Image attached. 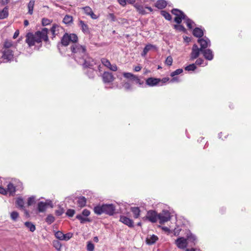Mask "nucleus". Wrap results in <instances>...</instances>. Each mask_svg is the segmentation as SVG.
I'll list each match as a JSON object with an SVG mask.
<instances>
[{
  "label": "nucleus",
  "mask_w": 251,
  "mask_h": 251,
  "mask_svg": "<svg viewBox=\"0 0 251 251\" xmlns=\"http://www.w3.org/2000/svg\"><path fill=\"white\" fill-rule=\"evenodd\" d=\"M55 236L56 238L60 240H63V237H64V233L62 232L61 231H58L55 232Z\"/></svg>",
  "instance_id": "37998d69"
},
{
  "label": "nucleus",
  "mask_w": 251,
  "mask_h": 251,
  "mask_svg": "<svg viewBox=\"0 0 251 251\" xmlns=\"http://www.w3.org/2000/svg\"><path fill=\"white\" fill-rule=\"evenodd\" d=\"M131 211L132 212L133 217L135 219L139 218L140 215V209L138 207H131Z\"/></svg>",
  "instance_id": "5701e85b"
},
{
  "label": "nucleus",
  "mask_w": 251,
  "mask_h": 251,
  "mask_svg": "<svg viewBox=\"0 0 251 251\" xmlns=\"http://www.w3.org/2000/svg\"><path fill=\"white\" fill-rule=\"evenodd\" d=\"M70 49L72 52L73 57L77 62L82 57H86V55L87 54L85 47L80 45L77 43V42L73 44Z\"/></svg>",
  "instance_id": "f03ea898"
},
{
  "label": "nucleus",
  "mask_w": 251,
  "mask_h": 251,
  "mask_svg": "<svg viewBox=\"0 0 251 251\" xmlns=\"http://www.w3.org/2000/svg\"><path fill=\"white\" fill-rule=\"evenodd\" d=\"M61 27L57 25H53L50 29V31L53 36L57 35Z\"/></svg>",
  "instance_id": "cd10ccee"
},
{
  "label": "nucleus",
  "mask_w": 251,
  "mask_h": 251,
  "mask_svg": "<svg viewBox=\"0 0 251 251\" xmlns=\"http://www.w3.org/2000/svg\"><path fill=\"white\" fill-rule=\"evenodd\" d=\"M82 214L83 216L87 217L90 215V212L89 210L85 209L83 210Z\"/></svg>",
  "instance_id": "052dcab7"
},
{
  "label": "nucleus",
  "mask_w": 251,
  "mask_h": 251,
  "mask_svg": "<svg viewBox=\"0 0 251 251\" xmlns=\"http://www.w3.org/2000/svg\"><path fill=\"white\" fill-rule=\"evenodd\" d=\"M92 61V59L89 58L88 54H87L86 55V57H82L77 62L82 64L84 68H89L90 69L93 66V64L91 63Z\"/></svg>",
  "instance_id": "9d476101"
},
{
  "label": "nucleus",
  "mask_w": 251,
  "mask_h": 251,
  "mask_svg": "<svg viewBox=\"0 0 251 251\" xmlns=\"http://www.w3.org/2000/svg\"><path fill=\"white\" fill-rule=\"evenodd\" d=\"M156 47L155 46L151 44H147L145 47L144 48L143 52L141 53V56L143 57H145L147 54V53L152 50H156Z\"/></svg>",
  "instance_id": "6ab92c4d"
},
{
  "label": "nucleus",
  "mask_w": 251,
  "mask_h": 251,
  "mask_svg": "<svg viewBox=\"0 0 251 251\" xmlns=\"http://www.w3.org/2000/svg\"><path fill=\"white\" fill-rule=\"evenodd\" d=\"M35 197L34 196H31L28 199L27 205L30 206L32 205L35 202Z\"/></svg>",
  "instance_id": "8fccbe9b"
},
{
  "label": "nucleus",
  "mask_w": 251,
  "mask_h": 251,
  "mask_svg": "<svg viewBox=\"0 0 251 251\" xmlns=\"http://www.w3.org/2000/svg\"><path fill=\"white\" fill-rule=\"evenodd\" d=\"M167 3L165 0H158L155 3V6L158 9H162L167 6Z\"/></svg>",
  "instance_id": "393cba45"
},
{
  "label": "nucleus",
  "mask_w": 251,
  "mask_h": 251,
  "mask_svg": "<svg viewBox=\"0 0 251 251\" xmlns=\"http://www.w3.org/2000/svg\"><path fill=\"white\" fill-rule=\"evenodd\" d=\"M55 220L54 217L51 215H49L46 219V222L49 225L52 224Z\"/></svg>",
  "instance_id": "ea45409f"
},
{
  "label": "nucleus",
  "mask_w": 251,
  "mask_h": 251,
  "mask_svg": "<svg viewBox=\"0 0 251 251\" xmlns=\"http://www.w3.org/2000/svg\"><path fill=\"white\" fill-rule=\"evenodd\" d=\"M187 241L191 242L195 244V241L196 240V238L194 235L192 234L191 233H190L189 234L187 235Z\"/></svg>",
  "instance_id": "4c0bfd02"
},
{
  "label": "nucleus",
  "mask_w": 251,
  "mask_h": 251,
  "mask_svg": "<svg viewBox=\"0 0 251 251\" xmlns=\"http://www.w3.org/2000/svg\"><path fill=\"white\" fill-rule=\"evenodd\" d=\"M134 7L136 8V9L140 14H141L142 15L146 14V12L145 10V8L142 5L139 4L138 3H136L134 5Z\"/></svg>",
  "instance_id": "7c9ffc66"
},
{
  "label": "nucleus",
  "mask_w": 251,
  "mask_h": 251,
  "mask_svg": "<svg viewBox=\"0 0 251 251\" xmlns=\"http://www.w3.org/2000/svg\"><path fill=\"white\" fill-rule=\"evenodd\" d=\"M161 14L167 20L170 21L172 19V17L170 14L165 10L161 11Z\"/></svg>",
  "instance_id": "c9c22d12"
},
{
  "label": "nucleus",
  "mask_w": 251,
  "mask_h": 251,
  "mask_svg": "<svg viewBox=\"0 0 251 251\" xmlns=\"http://www.w3.org/2000/svg\"><path fill=\"white\" fill-rule=\"evenodd\" d=\"M77 40L78 37L75 34L65 33L62 37L61 43L63 46H67L70 42L74 44L77 42Z\"/></svg>",
  "instance_id": "20e7f679"
},
{
  "label": "nucleus",
  "mask_w": 251,
  "mask_h": 251,
  "mask_svg": "<svg viewBox=\"0 0 251 251\" xmlns=\"http://www.w3.org/2000/svg\"><path fill=\"white\" fill-rule=\"evenodd\" d=\"M102 77L104 83H110L115 79L112 74L109 72H104L102 74Z\"/></svg>",
  "instance_id": "2eb2a0df"
},
{
  "label": "nucleus",
  "mask_w": 251,
  "mask_h": 251,
  "mask_svg": "<svg viewBox=\"0 0 251 251\" xmlns=\"http://www.w3.org/2000/svg\"><path fill=\"white\" fill-rule=\"evenodd\" d=\"M94 245L90 241L87 242V250L88 251H93L94 250Z\"/></svg>",
  "instance_id": "c03bdc74"
},
{
  "label": "nucleus",
  "mask_w": 251,
  "mask_h": 251,
  "mask_svg": "<svg viewBox=\"0 0 251 251\" xmlns=\"http://www.w3.org/2000/svg\"><path fill=\"white\" fill-rule=\"evenodd\" d=\"M73 21V18L72 16L66 15L63 20V22L64 24L66 25H70V24L72 23Z\"/></svg>",
  "instance_id": "2f4dec72"
},
{
  "label": "nucleus",
  "mask_w": 251,
  "mask_h": 251,
  "mask_svg": "<svg viewBox=\"0 0 251 251\" xmlns=\"http://www.w3.org/2000/svg\"><path fill=\"white\" fill-rule=\"evenodd\" d=\"M73 234L71 232H68L66 234H64L63 240L68 241L73 237Z\"/></svg>",
  "instance_id": "49530a36"
},
{
  "label": "nucleus",
  "mask_w": 251,
  "mask_h": 251,
  "mask_svg": "<svg viewBox=\"0 0 251 251\" xmlns=\"http://www.w3.org/2000/svg\"><path fill=\"white\" fill-rule=\"evenodd\" d=\"M198 42L200 44L201 48L200 49L201 50V51L206 49L207 47H210L211 45L210 40L206 37L199 39Z\"/></svg>",
  "instance_id": "9b49d317"
},
{
  "label": "nucleus",
  "mask_w": 251,
  "mask_h": 251,
  "mask_svg": "<svg viewBox=\"0 0 251 251\" xmlns=\"http://www.w3.org/2000/svg\"><path fill=\"white\" fill-rule=\"evenodd\" d=\"M170 219V213L168 210H163L161 213L158 214V219L160 220V224L169 221Z\"/></svg>",
  "instance_id": "1a4fd4ad"
},
{
  "label": "nucleus",
  "mask_w": 251,
  "mask_h": 251,
  "mask_svg": "<svg viewBox=\"0 0 251 251\" xmlns=\"http://www.w3.org/2000/svg\"><path fill=\"white\" fill-rule=\"evenodd\" d=\"M2 58L4 62L11 61L13 60V50L12 49L2 50Z\"/></svg>",
  "instance_id": "6e6552de"
},
{
  "label": "nucleus",
  "mask_w": 251,
  "mask_h": 251,
  "mask_svg": "<svg viewBox=\"0 0 251 251\" xmlns=\"http://www.w3.org/2000/svg\"><path fill=\"white\" fill-rule=\"evenodd\" d=\"M75 213V210L72 209H68L66 213V215L70 217H72L74 215Z\"/></svg>",
  "instance_id": "603ef678"
},
{
  "label": "nucleus",
  "mask_w": 251,
  "mask_h": 251,
  "mask_svg": "<svg viewBox=\"0 0 251 251\" xmlns=\"http://www.w3.org/2000/svg\"><path fill=\"white\" fill-rule=\"evenodd\" d=\"M19 213L17 211H13L10 214V217L11 219L14 221H16L17 218L19 217Z\"/></svg>",
  "instance_id": "a19ab883"
},
{
  "label": "nucleus",
  "mask_w": 251,
  "mask_h": 251,
  "mask_svg": "<svg viewBox=\"0 0 251 251\" xmlns=\"http://www.w3.org/2000/svg\"><path fill=\"white\" fill-rule=\"evenodd\" d=\"M182 72H183V70L182 69H178L176 70V71L171 73L170 75L172 77H174L176 75L180 74Z\"/></svg>",
  "instance_id": "a18cd8bd"
},
{
  "label": "nucleus",
  "mask_w": 251,
  "mask_h": 251,
  "mask_svg": "<svg viewBox=\"0 0 251 251\" xmlns=\"http://www.w3.org/2000/svg\"><path fill=\"white\" fill-rule=\"evenodd\" d=\"M203 59H202V58H198L196 61V64L197 65H200L201 64H202L203 62Z\"/></svg>",
  "instance_id": "0e129e2a"
},
{
  "label": "nucleus",
  "mask_w": 251,
  "mask_h": 251,
  "mask_svg": "<svg viewBox=\"0 0 251 251\" xmlns=\"http://www.w3.org/2000/svg\"><path fill=\"white\" fill-rule=\"evenodd\" d=\"M160 82V78L154 77H149L146 80L145 86L148 85L150 87H153L159 85Z\"/></svg>",
  "instance_id": "ddd939ff"
},
{
  "label": "nucleus",
  "mask_w": 251,
  "mask_h": 251,
  "mask_svg": "<svg viewBox=\"0 0 251 251\" xmlns=\"http://www.w3.org/2000/svg\"><path fill=\"white\" fill-rule=\"evenodd\" d=\"M84 12L88 15H89L93 11L92 9L89 6H86L83 8Z\"/></svg>",
  "instance_id": "6e6d98bb"
},
{
  "label": "nucleus",
  "mask_w": 251,
  "mask_h": 251,
  "mask_svg": "<svg viewBox=\"0 0 251 251\" xmlns=\"http://www.w3.org/2000/svg\"><path fill=\"white\" fill-rule=\"evenodd\" d=\"M94 72V71L91 69L88 71V73H90V74H88V75L90 78H93L94 77L95 75Z\"/></svg>",
  "instance_id": "680f3d73"
},
{
  "label": "nucleus",
  "mask_w": 251,
  "mask_h": 251,
  "mask_svg": "<svg viewBox=\"0 0 251 251\" xmlns=\"http://www.w3.org/2000/svg\"><path fill=\"white\" fill-rule=\"evenodd\" d=\"M184 20H185V22L186 23L187 27L189 29H192L193 27V25L194 24V22L193 21H192L191 19L188 18L187 16H186V18H185L184 19Z\"/></svg>",
  "instance_id": "72a5a7b5"
},
{
  "label": "nucleus",
  "mask_w": 251,
  "mask_h": 251,
  "mask_svg": "<svg viewBox=\"0 0 251 251\" xmlns=\"http://www.w3.org/2000/svg\"><path fill=\"white\" fill-rule=\"evenodd\" d=\"M48 33V29L45 27L41 31L35 32L34 34L32 33H28L26 35L25 42L29 47L34 46L35 43H40L42 41L47 42L49 41Z\"/></svg>",
  "instance_id": "f257e3e1"
},
{
  "label": "nucleus",
  "mask_w": 251,
  "mask_h": 251,
  "mask_svg": "<svg viewBox=\"0 0 251 251\" xmlns=\"http://www.w3.org/2000/svg\"><path fill=\"white\" fill-rule=\"evenodd\" d=\"M115 210V207L112 204H99L94 208V212L98 215L105 213L109 215H113Z\"/></svg>",
  "instance_id": "7ed1b4c3"
},
{
  "label": "nucleus",
  "mask_w": 251,
  "mask_h": 251,
  "mask_svg": "<svg viewBox=\"0 0 251 251\" xmlns=\"http://www.w3.org/2000/svg\"><path fill=\"white\" fill-rule=\"evenodd\" d=\"M196 69V66L195 64H190L186 67L184 69L187 71H194Z\"/></svg>",
  "instance_id": "79ce46f5"
},
{
  "label": "nucleus",
  "mask_w": 251,
  "mask_h": 251,
  "mask_svg": "<svg viewBox=\"0 0 251 251\" xmlns=\"http://www.w3.org/2000/svg\"><path fill=\"white\" fill-rule=\"evenodd\" d=\"M51 22V21L47 18H43L42 21V24L43 26H46L50 25Z\"/></svg>",
  "instance_id": "09e8293b"
},
{
  "label": "nucleus",
  "mask_w": 251,
  "mask_h": 251,
  "mask_svg": "<svg viewBox=\"0 0 251 251\" xmlns=\"http://www.w3.org/2000/svg\"><path fill=\"white\" fill-rule=\"evenodd\" d=\"M158 239L157 236L153 235H148L146 238V243L148 245H153L154 244Z\"/></svg>",
  "instance_id": "a211bd4d"
},
{
  "label": "nucleus",
  "mask_w": 251,
  "mask_h": 251,
  "mask_svg": "<svg viewBox=\"0 0 251 251\" xmlns=\"http://www.w3.org/2000/svg\"><path fill=\"white\" fill-rule=\"evenodd\" d=\"M172 13L176 16L174 21L177 24H180L182 19L184 20L186 18V15L182 11L178 9H173L172 10Z\"/></svg>",
  "instance_id": "423d86ee"
},
{
  "label": "nucleus",
  "mask_w": 251,
  "mask_h": 251,
  "mask_svg": "<svg viewBox=\"0 0 251 251\" xmlns=\"http://www.w3.org/2000/svg\"><path fill=\"white\" fill-rule=\"evenodd\" d=\"M175 28L178 29L180 31H185L186 30L185 27L182 25H175Z\"/></svg>",
  "instance_id": "4d7b16f0"
},
{
  "label": "nucleus",
  "mask_w": 251,
  "mask_h": 251,
  "mask_svg": "<svg viewBox=\"0 0 251 251\" xmlns=\"http://www.w3.org/2000/svg\"><path fill=\"white\" fill-rule=\"evenodd\" d=\"M35 1L34 0H30L28 3V13L30 15L33 14V8L34 6Z\"/></svg>",
  "instance_id": "c756f323"
},
{
  "label": "nucleus",
  "mask_w": 251,
  "mask_h": 251,
  "mask_svg": "<svg viewBox=\"0 0 251 251\" xmlns=\"http://www.w3.org/2000/svg\"><path fill=\"white\" fill-rule=\"evenodd\" d=\"M181 230V229L179 226H177L174 229V235L175 236L178 235Z\"/></svg>",
  "instance_id": "13d9d810"
},
{
  "label": "nucleus",
  "mask_w": 251,
  "mask_h": 251,
  "mask_svg": "<svg viewBox=\"0 0 251 251\" xmlns=\"http://www.w3.org/2000/svg\"><path fill=\"white\" fill-rule=\"evenodd\" d=\"M193 34L194 36L200 38L203 35V32L201 29L199 27H196L193 30Z\"/></svg>",
  "instance_id": "a878e982"
},
{
  "label": "nucleus",
  "mask_w": 251,
  "mask_h": 251,
  "mask_svg": "<svg viewBox=\"0 0 251 251\" xmlns=\"http://www.w3.org/2000/svg\"><path fill=\"white\" fill-rule=\"evenodd\" d=\"M109 17L111 19L112 21H115L116 20V17L113 14H112V13L109 14Z\"/></svg>",
  "instance_id": "774afa93"
},
{
  "label": "nucleus",
  "mask_w": 251,
  "mask_h": 251,
  "mask_svg": "<svg viewBox=\"0 0 251 251\" xmlns=\"http://www.w3.org/2000/svg\"><path fill=\"white\" fill-rule=\"evenodd\" d=\"M169 78H168V77H164V78H163L162 79H160V82L161 84L159 83V85H163V84L165 83L166 82H167L168 81H169Z\"/></svg>",
  "instance_id": "bf43d9fd"
},
{
  "label": "nucleus",
  "mask_w": 251,
  "mask_h": 251,
  "mask_svg": "<svg viewBox=\"0 0 251 251\" xmlns=\"http://www.w3.org/2000/svg\"><path fill=\"white\" fill-rule=\"evenodd\" d=\"M64 212V210L63 208L59 207L58 209H56L55 211V214L58 216H61L62 215Z\"/></svg>",
  "instance_id": "de8ad7c7"
},
{
  "label": "nucleus",
  "mask_w": 251,
  "mask_h": 251,
  "mask_svg": "<svg viewBox=\"0 0 251 251\" xmlns=\"http://www.w3.org/2000/svg\"><path fill=\"white\" fill-rule=\"evenodd\" d=\"M76 218L80 220L81 224H83L86 222H90V220L87 218H84L81 215H77Z\"/></svg>",
  "instance_id": "e433bc0d"
},
{
  "label": "nucleus",
  "mask_w": 251,
  "mask_h": 251,
  "mask_svg": "<svg viewBox=\"0 0 251 251\" xmlns=\"http://www.w3.org/2000/svg\"><path fill=\"white\" fill-rule=\"evenodd\" d=\"M120 221L129 227H133L134 226L133 220L126 216H121Z\"/></svg>",
  "instance_id": "dca6fc26"
},
{
  "label": "nucleus",
  "mask_w": 251,
  "mask_h": 251,
  "mask_svg": "<svg viewBox=\"0 0 251 251\" xmlns=\"http://www.w3.org/2000/svg\"><path fill=\"white\" fill-rule=\"evenodd\" d=\"M48 205H49V203H47L46 202H44L42 201H40L38 203V210L40 212H44Z\"/></svg>",
  "instance_id": "b1692460"
},
{
  "label": "nucleus",
  "mask_w": 251,
  "mask_h": 251,
  "mask_svg": "<svg viewBox=\"0 0 251 251\" xmlns=\"http://www.w3.org/2000/svg\"><path fill=\"white\" fill-rule=\"evenodd\" d=\"M78 25L80 27L82 31L85 34H89L90 33L88 25L86 24L84 21L82 20L79 21Z\"/></svg>",
  "instance_id": "aec40b11"
},
{
  "label": "nucleus",
  "mask_w": 251,
  "mask_h": 251,
  "mask_svg": "<svg viewBox=\"0 0 251 251\" xmlns=\"http://www.w3.org/2000/svg\"><path fill=\"white\" fill-rule=\"evenodd\" d=\"M204 57L208 60H212L213 59L214 54L213 51L210 49H205L201 51Z\"/></svg>",
  "instance_id": "f3484780"
},
{
  "label": "nucleus",
  "mask_w": 251,
  "mask_h": 251,
  "mask_svg": "<svg viewBox=\"0 0 251 251\" xmlns=\"http://www.w3.org/2000/svg\"><path fill=\"white\" fill-rule=\"evenodd\" d=\"M86 203V199L84 197H80L78 198L77 204L80 207H83L85 206Z\"/></svg>",
  "instance_id": "bb28decb"
},
{
  "label": "nucleus",
  "mask_w": 251,
  "mask_h": 251,
  "mask_svg": "<svg viewBox=\"0 0 251 251\" xmlns=\"http://www.w3.org/2000/svg\"><path fill=\"white\" fill-rule=\"evenodd\" d=\"M7 194L9 193V195L13 196L15 194L16 189L15 187L12 183H9L6 188Z\"/></svg>",
  "instance_id": "4be33fe9"
},
{
  "label": "nucleus",
  "mask_w": 251,
  "mask_h": 251,
  "mask_svg": "<svg viewBox=\"0 0 251 251\" xmlns=\"http://www.w3.org/2000/svg\"><path fill=\"white\" fill-rule=\"evenodd\" d=\"M176 244L178 248L184 249L187 246L188 242L187 239H185L183 237H179L176 240Z\"/></svg>",
  "instance_id": "4468645a"
},
{
  "label": "nucleus",
  "mask_w": 251,
  "mask_h": 251,
  "mask_svg": "<svg viewBox=\"0 0 251 251\" xmlns=\"http://www.w3.org/2000/svg\"><path fill=\"white\" fill-rule=\"evenodd\" d=\"M124 88L126 91L131 90H132V86L131 85L129 82H126L123 85Z\"/></svg>",
  "instance_id": "5fc2aeb1"
},
{
  "label": "nucleus",
  "mask_w": 251,
  "mask_h": 251,
  "mask_svg": "<svg viewBox=\"0 0 251 251\" xmlns=\"http://www.w3.org/2000/svg\"><path fill=\"white\" fill-rule=\"evenodd\" d=\"M0 193L3 195H6L7 191L6 188L0 186Z\"/></svg>",
  "instance_id": "e2e57ef3"
},
{
  "label": "nucleus",
  "mask_w": 251,
  "mask_h": 251,
  "mask_svg": "<svg viewBox=\"0 0 251 251\" xmlns=\"http://www.w3.org/2000/svg\"><path fill=\"white\" fill-rule=\"evenodd\" d=\"M108 69L113 71H116L118 69L116 65H112L111 64V66H110Z\"/></svg>",
  "instance_id": "69168bd1"
},
{
  "label": "nucleus",
  "mask_w": 251,
  "mask_h": 251,
  "mask_svg": "<svg viewBox=\"0 0 251 251\" xmlns=\"http://www.w3.org/2000/svg\"><path fill=\"white\" fill-rule=\"evenodd\" d=\"M25 225L31 232L34 231L36 229L35 226L31 222H26L25 223Z\"/></svg>",
  "instance_id": "473e14b6"
},
{
  "label": "nucleus",
  "mask_w": 251,
  "mask_h": 251,
  "mask_svg": "<svg viewBox=\"0 0 251 251\" xmlns=\"http://www.w3.org/2000/svg\"><path fill=\"white\" fill-rule=\"evenodd\" d=\"M16 204L21 209H23L24 207V200L21 198H18L16 201Z\"/></svg>",
  "instance_id": "f704fd0d"
},
{
  "label": "nucleus",
  "mask_w": 251,
  "mask_h": 251,
  "mask_svg": "<svg viewBox=\"0 0 251 251\" xmlns=\"http://www.w3.org/2000/svg\"><path fill=\"white\" fill-rule=\"evenodd\" d=\"M173 62V58L171 56H168L165 60V64L168 66H171Z\"/></svg>",
  "instance_id": "3c124183"
},
{
  "label": "nucleus",
  "mask_w": 251,
  "mask_h": 251,
  "mask_svg": "<svg viewBox=\"0 0 251 251\" xmlns=\"http://www.w3.org/2000/svg\"><path fill=\"white\" fill-rule=\"evenodd\" d=\"M15 47L11 41L6 40L3 43L2 50H6V49H15Z\"/></svg>",
  "instance_id": "412c9836"
},
{
  "label": "nucleus",
  "mask_w": 251,
  "mask_h": 251,
  "mask_svg": "<svg viewBox=\"0 0 251 251\" xmlns=\"http://www.w3.org/2000/svg\"><path fill=\"white\" fill-rule=\"evenodd\" d=\"M8 15V9L5 7L1 11H0V19L6 18Z\"/></svg>",
  "instance_id": "c85d7f7f"
},
{
  "label": "nucleus",
  "mask_w": 251,
  "mask_h": 251,
  "mask_svg": "<svg viewBox=\"0 0 251 251\" xmlns=\"http://www.w3.org/2000/svg\"><path fill=\"white\" fill-rule=\"evenodd\" d=\"M201 50L199 48L198 46L196 44H194L193 46L192 49V52L190 54V60H194L197 58L200 55Z\"/></svg>",
  "instance_id": "f8f14e48"
},
{
  "label": "nucleus",
  "mask_w": 251,
  "mask_h": 251,
  "mask_svg": "<svg viewBox=\"0 0 251 251\" xmlns=\"http://www.w3.org/2000/svg\"><path fill=\"white\" fill-rule=\"evenodd\" d=\"M119 4L123 6H125L126 4V0H118Z\"/></svg>",
  "instance_id": "338daca9"
},
{
  "label": "nucleus",
  "mask_w": 251,
  "mask_h": 251,
  "mask_svg": "<svg viewBox=\"0 0 251 251\" xmlns=\"http://www.w3.org/2000/svg\"><path fill=\"white\" fill-rule=\"evenodd\" d=\"M123 75L125 78L134 81L136 84H138L139 86L143 87H145L144 81L141 80L138 76L130 73H124Z\"/></svg>",
  "instance_id": "39448f33"
},
{
  "label": "nucleus",
  "mask_w": 251,
  "mask_h": 251,
  "mask_svg": "<svg viewBox=\"0 0 251 251\" xmlns=\"http://www.w3.org/2000/svg\"><path fill=\"white\" fill-rule=\"evenodd\" d=\"M101 63L105 67H106L107 68H109V67L110 66H111V63L110 62V61L105 58H102L101 59Z\"/></svg>",
  "instance_id": "58836bf2"
},
{
  "label": "nucleus",
  "mask_w": 251,
  "mask_h": 251,
  "mask_svg": "<svg viewBox=\"0 0 251 251\" xmlns=\"http://www.w3.org/2000/svg\"><path fill=\"white\" fill-rule=\"evenodd\" d=\"M53 246L57 250L60 249L61 247V245L58 241H54L53 242Z\"/></svg>",
  "instance_id": "864d4df0"
},
{
  "label": "nucleus",
  "mask_w": 251,
  "mask_h": 251,
  "mask_svg": "<svg viewBox=\"0 0 251 251\" xmlns=\"http://www.w3.org/2000/svg\"><path fill=\"white\" fill-rule=\"evenodd\" d=\"M144 220H148L151 223H156L158 219V214L154 210H149L145 217L143 218Z\"/></svg>",
  "instance_id": "0eeeda50"
}]
</instances>
